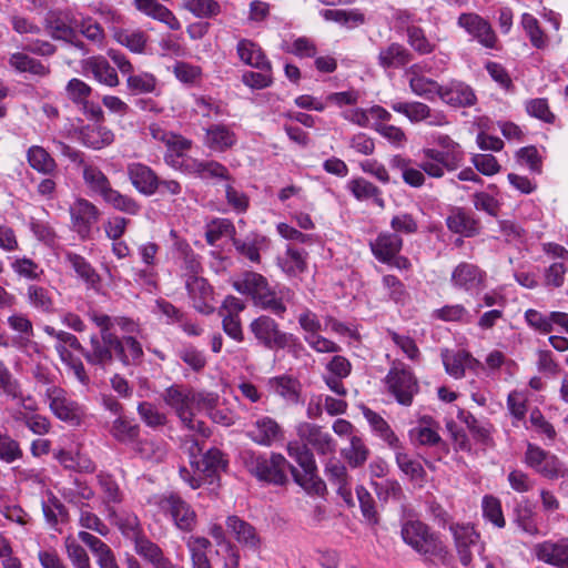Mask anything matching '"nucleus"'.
<instances>
[{"label":"nucleus","mask_w":568,"mask_h":568,"mask_svg":"<svg viewBox=\"0 0 568 568\" xmlns=\"http://www.w3.org/2000/svg\"><path fill=\"white\" fill-rule=\"evenodd\" d=\"M390 108L405 115L412 123L425 121L429 116V106L419 101L394 102Z\"/></svg>","instance_id":"obj_55"},{"label":"nucleus","mask_w":568,"mask_h":568,"mask_svg":"<svg viewBox=\"0 0 568 568\" xmlns=\"http://www.w3.org/2000/svg\"><path fill=\"white\" fill-rule=\"evenodd\" d=\"M121 349L116 352V358L125 366L136 365L143 357L142 345L133 336L120 338Z\"/></svg>","instance_id":"obj_54"},{"label":"nucleus","mask_w":568,"mask_h":568,"mask_svg":"<svg viewBox=\"0 0 568 568\" xmlns=\"http://www.w3.org/2000/svg\"><path fill=\"white\" fill-rule=\"evenodd\" d=\"M236 52L240 60L252 68L271 71L272 64L266 58L262 48L248 39H241L236 45Z\"/></svg>","instance_id":"obj_28"},{"label":"nucleus","mask_w":568,"mask_h":568,"mask_svg":"<svg viewBox=\"0 0 568 568\" xmlns=\"http://www.w3.org/2000/svg\"><path fill=\"white\" fill-rule=\"evenodd\" d=\"M288 462L281 454L273 453L270 458L263 455L250 454L245 458V466L250 474L258 480L284 485L287 480L285 469Z\"/></svg>","instance_id":"obj_7"},{"label":"nucleus","mask_w":568,"mask_h":568,"mask_svg":"<svg viewBox=\"0 0 568 568\" xmlns=\"http://www.w3.org/2000/svg\"><path fill=\"white\" fill-rule=\"evenodd\" d=\"M58 144L61 153L81 169L82 178L88 189L92 193L104 199L109 193V190L113 189L108 176L99 166L92 162L85 161L84 154L81 151L75 150L63 142H59Z\"/></svg>","instance_id":"obj_6"},{"label":"nucleus","mask_w":568,"mask_h":568,"mask_svg":"<svg viewBox=\"0 0 568 568\" xmlns=\"http://www.w3.org/2000/svg\"><path fill=\"white\" fill-rule=\"evenodd\" d=\"M103 201L113 209L130 215H136L141 210V205L133 197L122 194L114 189L109 190Z\"/></svg>","instance_id":"obj_58"},{"label":"nucleus","mask_w":568,"mask_h":568,"mask_svg":"<svg viewBox=\"0 0 568 568\" xmlns=\"http://www.w3.org/2000/svg\"><path fill=\"white\" fill-rule=\"evenodd\" d=\"M344 458L352 467L362 466L368 458L369 450L358 436H352L349 447L342 452Z\"/></svg>","instance_id":"obj_60"},{"label":"nucleus","mask_w":568,"mask_h":568,"mask_svg":"<svg viewBox=\"0 0 568 568\" xmlns=\"http://www.w3.org/2000/svg\"><path fill=\"white\" fill-rule=\"evenodd\" d=\"M486 274L478 266L463 262L452 273V283L455 287L466 292L478 291L484 287Z\"/></svg>","instance_id":"obj_18"},{"label":"nucleus","mask_w":568,"mask_h":568,"mask_svg":"<svg viewBox=\"0 0 568 568\" xmlns=\"http://www.w3.org/2000/svg\"><path fill=\"white\" fill-rule=\"evenodd\" d=\"M110 434L115 440L122 444L135 443L140 435V426L133 420L120 415L112 422Z\"/></svg>","instance_id":"obj_46"},{"label":"nucleus","mask_w":568,"mask_h":568,"mask_svg":"<svg viewBox=\"0 0 568 568\" xmlns=\"http://www.w3.org/2000/svg\"><path fill=\"white\" fill-rule=\"evenodd\" d=\"M114 140L113 132L101 123H92L80 130L81 143L93 150H101Z\"/></svg>","instance_id":"obj_31"},{"label":"nucleus","mask_w":568,"mask_h":568,"mask_svg":"<svg viewBox=\"0 0 568 568\" xmlns=\"http://www.w3.org/2000/svg\"><path fill=\"white\" fill-rule=\"evenodd\" d=\"M98 485L101 490V501L104 506L106 518H114L115 506L124 500V493L112 475L108 473H99L97 475Z\"/></svg>","instance_id":"obj_19"},{"label":"nucleus","mask_w":568,"mask_h":568,"mask_svg":"<svg viewBox=\"0 0 568 568\" xmlns=\"http://www.w3.org/2000/svg\"><path fill=\"white\" fill-rule=\"evenodd\" d=\"M348 190L359 201L373 200L377 206L382 209L385 206L382 191L363 178L351 180L348 182Z\"/></svg>","instance_id":"obj_44"},{"label":"nucleus","mask_w":568,"mask_h":568,"mask_svg":"<svg viewBox=\"0 0 568 568\" xmlns=\"http://www.w3.org/2000/svg\"><path fill=\"white\" fill-rule=\"evenodd\" d=\"M92 93V88L83 80L73 78L65 85V95L75 105H85Z\"/></svg>","instance_id":"obj_62"},{"label":"nucleus","mask_w":568,"mask_h":568,"mask_svg":"<svg viewBox=\"0 0 568 568\" xmlns=\"http://www.w3.org/2000/svg\"><path fill=\"white\" fill-rule=\"evenodd\" d=\"M211 546V541L202 536H191L187 539L186 547L190 552L192 568H213L207 556Z\"/></svg>","instance_id":"obj_40"},{"label":"nucleus","mask_w":568,"mask_h":568,"mask_svg":"<svg viewBox=\"0 0 568 568\" xmlns=\"http://www.w3.org/2000/svg\"><path fill=\"white\" fill-rule=\"evenodd\" d=\"M294 298L295 293L290 287L285 285L270 286L256 302L255 306L283 318L287 311V305L292 304Z\"/></svg>","instance_id":"obj_14"},{"label":"nucleus","mask_w":568,"mask_h":568,"mask_svg":"<svg viewBox=\"0 0 568 568\" xmlns=\"http://www.w3.org/2000/svg\"><path fill=\"white\" fill-rule=\"evenodd\" d=\"M120 349V337L115 334H92L89 346L83 347L82 356L90 365L105 369L113 363Z\"/></svg>","instance_id":"obj_10"},{"label":"nucleus","mask_w":568,"mask_h":568,"mask_svg":"<svg viewBox=\"0 0 568 568\" xmlns=\"http://www.w3.org/2000/svg\"><path fill=\"white\" fill-rule=\"evenodd\" d=\"M248 329L258 344L268 349H282L288 347L291 341H295L292 334L283 332L280 324L268 315L254 318Z\"/></svg>","instance_id":"obj_8"},{"label":"nucleus","mask_w":568,"mask_h":568,"mask_svg":"<svg viewBox=\"0 0 568 568\" xmlns=\"http://www.w3.org/2000/svg\"><path fill=\"white\" fill-rule=\"evenodd\" d=\"M87 70L90 71L93 78L106 87H116L120 81L115 70L102 57H93L87 61Z\"/></svg>","instance_id":"obj_39"},{"label":"nucleus","mask_w":568,"mask_h":568,"mask_svg":"<svg viewBox=\"0 0 568 568\" xmlns=\"http://www.w3.org/2000/svg\"><path fill=\"white\" fill-rule=\"evenodd\" d=\"M403 541L419 555L445 564L449 551L444 541L420 520H407L402 524Z\"/></svg>","instance_id":"obj_1"},{"label":"nucleus","mask_w":568,"mask_h":568,"mask_svg":"<svg viewBox=\"0 0 568 568\" xmlns=\"http://www.w3.org/2000/svg\"><path fill=\"white\" fill-rule=\"evenodd\" d=\"M45 398L52 414L60 420L79 425L81 422V408L79 404L68 397L64 389L50 386L45 390Z\"/></svg>","instance_id":"obj_12"},{"label":"nucleus","mask_w":568,"mask_h":568,"mask_svg":"<svg viewBox=\"0 0 568 568\" xmlns=\"http://www.w3.org/2000/svg\"><path fill=\"white\" fill-rule=\"evenodd\" d=\"M325 474L332 485L336 487L337 494L351 505L352 493L346 467L336 459H332L326 464Z\"/></svg>","instance_id":"obj_35"},{"label":"nucleus","mask_w":568,"mask_h":568,"mask_svg":"<svg viewBox=\"0 0 568 568\" xmlns=\"http://www.w3.org/2000/svg\"><path fill=\"white\" fill-rule=\"evenodd\" d=\"M458 24L467 33L477 39L486 48H494L496 44V34L488 21L476 13H463L458 18Z\"/></svg>","instance_id":"obj_17"},{"label":"nucleus","mask_w":568,"mask_h":568,"mask_svg":"<svg viewBox=\"0 0 568 568\" xmlns=\"http://www.w3.org/2000/svg\"><path fill=\"white\" fill-rule=\"evenodd\" d=\"M148 503L170 518L179 530L190 532L195 528L196 513L180 495L173 491L155 494L149 498Z\"/></svg>","instance_id":"obj_3"},{"label":"nucleus","mask_w":568,"mask_h":568,"mask_svg":"<svg viewBox=\"0 0 568 568\" xmlns=\"http://www.w3.org/2000/svg\"><path fill=\"white\" fill-rule=\"evenodd\" d=\"M265 239L263 236L253 235L247 236L244 240L233 239V245L239 254L246 257L253 263L260 262V247L264 243Z\"/></svg>","instance_id":"obj_59"},{"label":"nucleus","mask_w":568,"mask_h":568,"mask_svg":"<svg viewBox=\"0 0 568 568\" xmlns=\"http://www.w3.org/2000/svg\"><path fill=\"white\" fill-rule=\"evenodd\" d=\"M27 160L30 166L39 173L49 175L54 173L57 170L54 159L42 146L33 145L29 148L27 152Z\"/></svg>","instance_id":"obj_47"},{"label":"nucleus","mask_w":568,"mask_h":568,"mask_svg":"<svg viewBox=\"0 0 568 568\" xmlns=\"http://www.w3.org/2000/svg\"><path fill=\"white\" fill-rule=\"evenodd\" d=\"M227 465L223 454L217 448H210L200 460H191V467L204 478H211L224 470Z\"/></svg>","instance_id":"obj_32"},{"label":"nucleus","mask_w":568,"mask_h":568,"mask_svg":"<svg viewBox=\"0 0 568 568\" xmlns=\"http://www.w3.org/2000/svg\"><path fill=\"white\" fill-rule=\"evenodd\" d=\"M204 145L215 152H225L237 142V136L231 126L217 123L211 124L205 130Z\"/></svg>","instance_id":"obj_23"},{"label":"nucleus","mask_w":568,"mask_h":568,"mask_svg":"<svg viewBox=\"0 0 568 568\" xmlns=\"http://www.w3.org/2000/svg\"><path fill=\"white\" fill-rule=\"evenodd\" d=\"M246 436L257 445L270 447L284 439V429L274 418L260 416L252 423Z\"/></svg>","instance_id":"obj_13"},{"label":"nucleus","mask_w":568,"mask_h":568,"mask_svg":"<svg viewBox=\"0 0 568 568\" xmlns=\"http://www.w3.org/2000/svg\"><path fill=\"white\" fill-rule=\"evenodd\" d=\"M65 258L77 275L83 280L88 286L95 287L99 284V274L83 256L69 252Z\"/></svg>","instance_id":"obj_49"},{"label":"nucleus","mask_w":568,"mask_h":568,"mask_svg":"<svg viewBox=\"0 0 568 568\" xmlns=\"http://www.w3.org/2000/svg\"><path fill=\"white\" fill-rule=\"evenodd\" d=\"M0 390L8 397L20 400L24 408H31L26 404L30 397L23 396L19 381L13 377L2 361H0Z\"/></svg>","instance_id":"obj_50"},{"label":"nucleus","mask_w":568,"mask_h":568,"mask_svg":"<svg viewBox=\"0 0 568 568\" xmlns=\"http://www.w3.org/2000/svg\"><path fill=\"white\" fill-rule=\"evenodd\" d=\"M185 286L192 300L193 307L205 315L213 313L214 306L212 305V287L207 281L200 276L185 280Z\"/></svg>","instance_id":"obj_22"},{"label":"nucleus","mask_w":568,"mask_h":568,"mask_svg":"<svg viewBox=\"0 0 568 568\" xmlns=\"http://www.w3.org/2000/svg\"><path fill=\"white\" fill-rule=\"evenodd\" d=\"M440 357L445 367V371L452 377L459 379L465 375V368L468 357V352L466 351H457L452 352L448 349H443L440 353Z\"/></svg>","instance_id":"obj_52"},{"label":"nucleus","mask_w":568,"mask_h":568,"mask_svg":"<svg viewBox=\"0 0 568 568\" xmlns=\"http://www.w3.org/2000/svg\"><path fill=\"white\" fill-rule=\"evenodd\" d=\"M395 450V460L403 474H405L412 481L423 485L426 480V471L423 465L410 455H408L402 444Z\"/></svg>","instance_id":"obj_36"},{"label":"nucleus","mask_w":568,"mask_h":568,"mask_svg":"<svg viewBox=\"0 0 568 568\" xmlns=\"http://www.w3.org/2000/svg\"><path fill=\"white\" fill-rule=\"evenodd\" d=\"M133 6L141 13L165 23L171 30L181 29V22L175 14L158 0H133Z\"/></svg>","instance_id":"obj_26"},{"label":"nucleus","mask_w":568,"mask_h":568,"mask_svg":"<svg viewBox=\"0 0 568 568\" xmlns=\"http://www.w3.org/2000/svg\"><path fill=\"white\" fill-rule=\"evenodd\" d=\"M387 390L403 406H410L419 392L418 381L413 372L402 362H394L385 376Z\"/></svg>","instance_id":"obj_5"},{"label":"nucleus","mask_w":568,"mask_h":568,"mask_svg":"<svg viewBox=\"0 0 568 568\" xmlns=\"http://www.w3.org/2000/svg\"><path fill=\"white\" fill-rule=\"evenodd\" d=\"M271 389L286 402L296 404L300 399V383L296 378L282 375L268 381Z\"/></svg>","instance_id":"obj_42"},{"label":"nucleus","mask_w":568,"mask_h":568,"mask_svg":"<svg viewBox=\"0 0 568 568\" xmlns=\"http://www.w3.org/2000/svg\"><path fill=\"white\" fill-rule=\"evenodd\" d=\"M439 98L444 103L456 108L471 106L477 100L473 89L464 82L442 87Z\"/></svg>","instance_id":"obj_29"},{"label":"nucleus","mask_w":568,"mask_h":568,"mask_svg":"<svg viewBox=\"0 0 568 568\" xmlns=\"http://www.w3.org/2000/svg\"><path fill=\"white\" fill-rule=\"evenodd\" d=\"M447 226L452 232L465 236H474L478 232L477 221L460 209L447 217Z\"/></svg>","instance_id":"obj_51"},{"label":"nucleus","mask_w":568,"mask_h":568,"mask_svg":"<svg viewBox=\"0 0 568 568\" xmlns=\"http://www.w3.org/2000/svg\"><path fill=\"white\" fill-rule=\"evenodd\" d=\"M114 518H108L112 524L118 526L123 536L134 541L143 536L142 527L139 517L133 513L115 510Z\"/></svg>","instance_id":"obj_48"},{"label":"nucleus","mask_w":568,"mask_h":568,"mask_svg":"<svg viewBox=\"0 0 568 568\" xmlns=\"http://www.w3.org/2000/svg\"><path fill=\"white\" fill-rule=\"evenodd\" d=\"M402 245L403 241L397 234L381 233L376 240L371 243V248L378 261L386 263L399 253Z\"/></svg>","instance_id":"obj_33"},{"label":"nucleus","mask_w":568,"mask_h":568,"mask_svg":"<svg viewBox=\"0 0 568 568\" xmlns=\"http://www.w3.org/2000/svg\"><path fill=\"white\" fill-rule=\"evenodd\" d=\"M297 435L318 454L326 455L335 450V443L332 436L317 425L302 423L297 426Z\"/></svg>","instance_id":"obj_21"},{"label":"nucleus","mask_w":568,"mask_h":568,"mask_svg":"<svg viewBox=\"0 0 568 568\" xmlns=\"http://www.w3.org/2000/svg\"><path fill=\"white\" fill-rule=\"evenodd\" d=\"M287 454L291 458L302 468L300 471L292 465H287L294 477L296 484L303 487L306 491L316 495H322L325 490L324 481L316 475V465L312 452L307 448V444L298 442H290L286 447Z\"/></svg>","instance_id":"obj_2"},{"label":"nucleus","mask_w":568,"mask_h":568,"mask_svg":"<svg viewBox=\"0 0 568 568\" xmlns=\"http://www.w3.org/2000/svg\"><path fill=\"white\" fill-rule=\"evenodd\" d=\"M449 530L454 537L455 548L463 566L467 567L473 561V552L480 554L484 545L480 542V535L470 525H450Z\"/></svg>","instance_id":"obj_11"},{"label":"nucleus","mask_w":568,"mask_h":568,"mask_svg":"<svg viewBox=\"0 0 568 568\" xmlns=\"http://www.w3.org/2000/svg\"><path fill=\"white\" fill-rule=\"evenodd\" d=\"M227 530L234 535L235 539L243 547L256 550L260 547L261 539L256 529L247 521L237 516H229L225 521Z\"/></svg>","instance_id":"obj_27"},{"label":"nucleus","mask_w":568,"mask_h":568,"mask_svg":"<svg viewBox=\"0 0 568 568\" xmlns=\"http://www.w3.org/2000/svg\"><path fill=\"white\" fill-rule=\"evenodd\" d=\"M514 523L521 531L529 536L541 535L537 524V514L528 499H524L515 506Z\"/></svg>","instance_id":"obj_34"},{"label":"nucleus","mask_w":568,"mask_h":568,"mask_svg":"<svg viewBox=\"0 0 568 568\" xmlns=\"http://www.w3.org/2000/svg\"><path fill=\"white\" fill-rule=\"evenodd\" d=\"M536 558L545 564L568 568V537L558 540H545L534 546Z\"/></svg>","instance_id":"obj_16"},{"label":"nucleus","mask_w":568,"mask_h":568,"mask_svg":"<svg viewBox=\"0 0 568 568\" xmlns=\"http://www.w3.org/2000/svg\"><path fill=\"white\" fill-rule=\"evenodd\" d=\"M9 63L20 72H30L31 74L45 77L50 73V68L41 61L29 57L26 53L17 52L10 57Z\"/></svg>","instance_id":"obj_53"},{"label":"nucleus","mask_w":568,"mask_h":568,"mask_svg":"<svg viewBox=\"0 0 568 568\" xmlns=\"http://www.w3.org/2000/svg\"><path fill=\"white\" fill-rule=\"evenodd\" d=\"M27 303L37 312L52 314L55 311L54 290L39 284H29L26 287Z\"/></svg>","instance_id":"obj_25"},{"label":"nucleus","mask_w":568,"mask_h":568,"mask_svg":"<svg viewBox=\"0 0 568 568\" xmlns=\"http://www.w3.org/2000/svg\"><path fill=\"white\" fill-rule=\"evenodd\" d=\"M364 416L371 425L373 432L379 436L392 449L400 444L398 437L390 428L389 424L377 413L369 408L364 409Z\"/></svg>","instance_id":"obj_43"},{"label":"nucleus","mask_w":568,"mask_h":568,"mask_svg":"<svg viewBox=\"0 0 568 568\" xmlns=\"http://www.w3.org/2000/svg\"><path fill=\"white\" fill-rule=\"evenodd\" d=\"M181 7L200 19H210L221 12V7L215 0H182Z\"/></svg>","instance_id":"obj_56"},{"label":"nucleus","mask_w":568,"mask_h":568,"mask_svg":"<svg viewBox=\"0 0 568 568\" xmlns=\"http://www.w3.org/2000/svg\"><path fill=\"white\" fill-rule=\"evenodd\" d=\"M409 438L419 445L434 446L440 442L436 424L432 417H423L418 425L409 430Z\"/></svg>","instance_id":"obj_45"},{"label":"nucleus","mask_w":568,"mask_h":568,"mask_svg":"<svg viewBox=\"0 0 568 568\" xmlns=\"http://www.w3.org/2000/svg\"><path fill=\"white\" fill-rule=\"evenodd\" d=\"M413 60V53L398 42H392L378 51L377 63L381 68L403 69Z\"/></svg>","instance_id":"obj_24"},{"label":"nucleus","mask_w":568,"mask_h":568,"mask_svg":"<svg viewBox=\"0 0 568 568\" xmlns=\"http://www.w3.org/2000/svg\"><path fill=\"white\" fill-rule=\"evenodd\" d=\"M306 256L307 253L304 250L288 245L286 251L277 257V265L286 275L297 276L307 267Z\"/></svg>","instance_id":"obj_37"},{"label":"nucleus","mask_w":568,"mask_h":568,"mask_svg":"<svg viewBox=\"0 0 568 568\" xmlns=\"http://www.w3.org/2000/svg\"><path fill=\"white\" fill-rule=\"evenodd\" d=\"M389 165L392 169L400 172L402 179L407 185L412 187H420L424 185L426 178L423 170L419 166L414 168L410 159L397 154L390 159Z\"/></svg>","instance_id":"obj_38"},{"label":"nucleus","mask_w":568,"mask_h":568,"mask_svg":"<svg viewBox=\"0 0 568 568\" xmlns=\"http://www.w3.org/2000/svg\"><path fill=\"white\" fill-rule=\"evenodd\" d=\"M54 457L65 469L87 474L95 470L93 460L80 452L72 454L71 452L60 449L54 453Z\"/></svg>","instance_id":"obj_41"},{"label":"nucleus","mask_w":568,"mask_h":568,"mask_svg":"<svg viewBox=\"0 0 568 568\" xmlns=\"http://www.w3.org/2000/svg\"><path fill=\"white\" fill-rule=\"evenodd\" d=\"M72 226L82 237L90 234V230L99 220V209L87 199H78L70 206Z\"/></svg>","instance_id":"obj_15"},{"label":"nucleus","mask_w":568,"mask_h":568,"mask_svg":"<svg viewBox=\"0 0 568 568\" xmlns=\"http://www.w3.org/2000/svg\"><path fill=\"white\" fill-rule=\"evenodd\" d=\"M407 42L419 54H429L435 50V44L432 43L424 30L416 26H410L406 30Z\"/></svg>","instance_id":"obj_63"},{"label":"nucleus","mask_w":568,"mask_h":568,"mask_svg":"<svg viewBox=\"0 0 568 568\" xmlns=\"http://www.w3.org/2000/svg\"><path fill=\"white\" fill-rule=\"evenodd\" d=\"M78 26L79 20L69 9L50 11L45 17V28L53 39L65 41L83 50L84 43L79 40Z\"/></svg>","instance_id":"obj_9"},{"label":"nucleus","mask_w":568,"mask_h":568,"mask_svg":"<svg viewBox=\"0 0 568 568\" xmlns=\"http://www.w3.org/2000/svg\"><path fill=\"white\" fill-rule=\"evenodd\" d=\"M128 176L136 191L143 195H153L160 186V179L148 165L131 163L128 165Z\"/></svg>","instance_id":"obj_20"},{"label":"nucleus","mask_w":568,"mask_h":568,"mask_svg":"<svg viewBox=\"0 0 568 568\" xmlns=\"http://www.w3.org/2000/svg\"><path fill=\"white\" fill-rule=\"evenodd\" d=\"M162 398L163 402L174 410L187 429L196 432L203 438L209 437L210 430L205 423L194 418L192 389L181 385H171L165 388Z\"/></svg>","instance_id":"obj_4"},{"label":"nucleus","mask_w":568,"mask_h":568,"mask_svg":"<svg viewBox=\"0 0 568 568\" xmlns=\"http://www.w3.org/2000/svg\"><path fill=\"white\" fill-rule=\"evenodd\" d=\"M134 549L139 556L152 564L155 568H160V562L165 557L160 546L144 535L134 541Z\"/></svg>","instance_id":"obj_57"},{"label":"nucleus","mask_w":568,"mask_h":568,"mask_svg":"<svg viewBox=\"0 0 568 568\" xmlns=\"http://www.w3.org/2000/svg\"><path fill=\"white\" fill-rule=\"evenodd\" d=\"M442 87L437 81L429 79L427 77H422L419 79H414L409 81L410 91L422 97L426 100H434L436 95H440Z\"/></svg>","instance_id":"obj_64"},{"label":"nucleus","mask_w":568,"mask_h":568,"mask_svg":"<svg viewBox=\"0 0 568 568\" xmlns=\"http://www.w3.org/2000/svg\"><path fill=\"white\" fill-rule=\"evenodd\" d=\"M233 287L241 294L251 296L254 305L270 287L263 275L255 272H245L233 283Z\"/></svg>","instance_id":"obj_30"},{"label":"nucleus","mask_w":568,"mask_h":568,"mask_svg":"<svg viewBox=\"0 0 568 568\" xmlns=\"http://www.w3.org/2000/svg\"><path fill=\"white\" fill-rule=\"evenodd\" d=\"M483 515L497 528H504L506 520L501 509V503L497 497L486 495L481 503Z\"/></svg>","instance_id":"obj_61"}]
</instances>
